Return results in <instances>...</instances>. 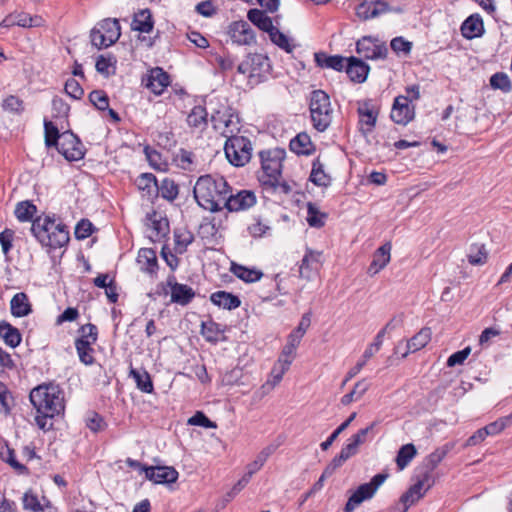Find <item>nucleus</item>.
<instances>
[{
    "label": "nucleus",
    "mask_w": 512,
    "mask_h": 512,
    "mask_svg": "<svg viewBox=\"0 0 512 512\" xmlns=\"http://www.w3.org/2000/svg\"><path fill=\"white\" fill-rule=\"evenodd\" d=\"M247 18L260 30L269 33L274 28L272 19L266 14L265 11L259 9H250L247 13Z\"/></svg>",
    "instance_id": "obj_35"
},
{
    "label": "nucleus",
    "mask_w": 512,
    "mask_h": 512,
    "mask_svg": "<svg viewBox=\"0 0 512 512\" xmlns=\"http://www.w3.org/2000/svg\"><path fill=\"white\" fill-rule=\"evenodd\" d=\"M448 450L446 448H438L434 452H432L426 459L425 463L427 466V470L425 473H428L431 477V472L438 466V464L445 458Z\"/></svg>",
    "instance_id": "obj_56"
},
{
    "label": "nucleus",
    "mask_w": 512,
    "mask_h": 512,
    "mask_svg": "<svg viewBox=\"0 0 512 512\" xmlns=\"http://www.w3.org/2000/svg\"><path fill=\"white\" fill-rule=\"evenodd\" d=\"M261 181L266 189H271L273 192L280 194H289L291 192L290 185L287 182L282 181L281 176Z\"/></svg>",
    "instance_id": "obj_54"
},
{
    "label": "nucleus",
    "mask_w": 512,
    "mask_h": 512,
    "mask_svg": "<svg viewBox=\"0 0 512 512\" xmlns=\"http://www.w3.org/2000/svg\"><path fill=\"white\" fill-rule=\"evenodd\" d=\"M23 508L31 512L43 511V506L39 502L36 495L31 492H26L23 496Z\"/></svg>",
    "instance_id": "obj_61"
},
{
    "label": "nucleus",
    "mask_w": 512,
    "mask_h": 512,
    "mask_svg": "<svg viewBox=\"0 0 512 512\" xmlns=\"http://www.w3.org/2000/svg\"><path fill=\"white\" fill-rule=\"evenodd\" d=\"M320 264L317 258H302L299 265V276L303 279L310 280L316 275Z\"/></svg>",
    "instance_id": "obj_45"
},
{
    "label": "nucleus",
    "mask_w": 512,
    "mask_h": 512,
    "mask_svg": "<svg viewBox=\"0 0 512 512\" xmlns=\"http://www.w3.org/2000/svg\"><path fill=\"white\" fill-rule=\"evenodd\" d=\"M93 230V224L88 219H82L77 223L74 234L77 239H85L93 233Z\"/></svg>",
    "instance_id": "obj_62"
},
{
    "label": "nucleus",
    "mask_w": 512,
    "mask_h": 512,
    "mask_svg": "<svg viewBox=\"0 0 512 512\" xmlns=\"http://www.w3.org/2000/svg\"><path fill=\"white\" fill-rule=\"evenodd\" d=\"M431 336V329L429 327H423L407 342L408 351L403 354V357H406L409 352H416L424 348L431 340Z\"/></svg>",
    "instance_id": "obj_33"
},
{
    "label": "nucleus",
    "mask_w": 512,
    "mask_h": 512,
    "mask_svg": "<svg viewBox=\"0 0 512 512\" xmlns=\"http://www.w3.org/2000/svg\"><path fill=\"white\" fill-rule=\"evenodd\" d=\"M188 424L193 426H201L204 428H216L215 422L211 421L203 412L197 411L188 419Z\"/></svg>",
    "instance_id": "obj_60"
},
{
    "label": "nucleus",
    "mask_w": 512,
    "mask_h": 512,
    "mask_svg": "<svg viewBox=\"0 0 512 512\" xmlns=\"http://www.w3.org/2000/svg\"><path fill=\"white\" fill-rule=\"evenodd\" d=\"M383 332H378L377 335L374 338V341L366 348V350L363 353V360L366 362L374 356L375 353H377L382 344H383Z\"/></svg>",
    "instance_id": "obj_63"
},
{
    "label": "nucleus",
    "mask_w": 512,
    "mask_h": 512,
    "mask_svg": "<svg viewBox=\"0 0 512 512\" xmlns=\"http://www.w3.org/2000/svg\"><path fill=\"white\" fill-rule=\"evenodd\" d=\"M230 38L239 45H250L255 42V34L245 21H236L229 26Z\"/></svg>",
    "instance_id": "obj_20"
},
{
    "label": "nucleus",
    "mask_w": 512,
    "mask_h": 512,
    "mask_svg": "<svg viewBox=\"0 0 512 512\" xmlns=\"http://www.w3.org/2000/svg\"><path fill=\"white\" fill-rule=\"evenodd\" d=\"M211 122L214 130L226 139L237 135L240 131L239 117L228 107L215 111L211 115Z\"/></svg>",
    "instance_id": "obj_8"
},
{
    "label": "nucleus",
    "mask_w": 512,
    "mask_h": 512,
    "mask_svg": "<svg viewBox=\"0 0 512 512\" xmlns=\"http://www.w3.org/2000/svg\"><path fill=\"white\" fill-rule=\"evenodd\" d=\"M170 84L169 75L159 67L152 69L147 76L145 86L154 94L160 95Z\"/></svg>",
    "instance_id": "obj_21"
},
{
    "label": "nucleus",
    "mask_w": 512,
    "mask_h": 512,
    "mask_svg": "<svg viewBox=\"0 0 512 512\" xmlns=\"http://www.w3.org/2000/svg\"><path fill=\"white\" fill-rule=\"evenodd\" d=\"M174 278L168 280L171 288V302L181 306L188 305L195 297V291L186 284H180L173 281Z\"/></svg>",
    "instance_id": "obj_22"
},
{
    "label": "nucleus",
    "mask_w": 512,
    "mask_h": 512,
    "mask_svg": "<svg viewBox=\"0 0 512 512\" xmlns=\"http://www.w3.org/2000/svg\"><path fill=\"white\" fill-rule=\"evenodd\" d=\"M415 107L408 96L399 95L394 99L391 110V119L396 124L407 125L414 119Z\"/></svg>",
    "instance_id": "obj_13"
},
{
    "label": "nucleus",
    "mask_w": 512,
    "mask_h": 512,
    "mask_svg": "<svg viewBox=\"0 0 512 512\" xmlns=\"http://www.w3.org/2000/svg\"><path fill=\"white\" fill-rule=\"evenodd\" d=\"M2 108L11 113H21L24 110L23 101L17 96L10 95L3 100Z\"/></svg>",
    "instance_id": "obj_59"
},
{
    "label": "nucleus",
    "mask_w": 512,
    "mask_h": 512,
    "mask_svg": "<svg viewBox=\"0 0 512 512\" xmlns=\"http://www.w3.org/2000/svg\"><path fill=\"white\" fill-rule=\"evenodd\" d=\"M490 85L493 89L509 92L512 88L511 81L506 73L498 72L491 76Z\"/></svg>",
    "instance_id": "obj_55"
},
{
    "label": "nucleus",
    "mask_w": 512,
    "mask_h": 512,
    "mask_svg": "<svg viewBox=\"0 0 512 512\" xmlns=\"http://www.w3.org/2000/svg\"><path fill=\"white\" fill-rule=\"evenodd\" d=\"M356 412H353L348 419H346L328 438L326 441L320 444L322 450L326 451L330 448L333 442L337 439V437L348 428L351 422L355 419Z\"/></svg>",
    "instance_id": "obj_57"
},
{
    "label": "nucleus",
    "mask_w": 512,
    "mask_h": 512,
    "mask_svg": "<svg viewBox=\"0 0 512 512\" xmlns=\"http://www.w3.org/2000/svg\"><path fill=\"white\" fill-rule=\"evenodd\" d=\"M230 271L246 283L257 282L263 277V272L260 269L255 267L249 268L235 262H231Z\"/></svg>",
    "instance_id": "obj_27"
},
{
    "label": "nucleus",
    "mask_w": 512,
    "mask_h": 512,
    "mask_svg": "<svg viewBox=\"0 0 512 512\" xmlns=\"http://www.w3.org/2000/svg\"><path fill=\"white\" fill-rule=\"evenodd\" d=\"M15 25L20 27H33L37 26L38 23L36 18L34 19L27 14H11L4 18L0 23V26L4 28H9Z\"/></svg>",
    "instance_id": "obj_39"
},
{
    "label": "nucleus",
    "mask_w": 512,
    "mask_h": 512,
    "mask_svg": "<svg viewBox=\"0 0 512 512\" xmlns=\"http://www.w3.org/2000/svg\"><path fill=\"white\" fill-rule=\"evenodd\" d=\"M369 389V384L365 380L358 381L353 390L345 394L341 398V403L345 406L349 405L353 401L359 400Z\"/></svg>",
    "instance_id": "obj_48"
},
{
    "label": "nucleus",
    "mask_w": 512,
    "mask_h": 512,
    "mask_svg": "<svg viewBox=\"0 0 512 512\" xmlns=\"http://www.w3.org/2000/svg\"><path fill=\"white\" fill-rule=\"evenodd\" d=\"M314 58L317 66L321 68H331L336 71H342L345 67L344 62L347 61V59L342 56H329L324 52L315 53Z\"/></svg>",
    "instance_id": "obj_30"
},
{
    "label": "nucleus",
    "mask_w": 512,
    "mask_h": 512,
    "mask_svg": "<svg viewBox=\"0 0 512 512\" xmlns=\"http://www.w3.org/2000/svg\"><path fill=\"white\" fill-rule=\"evenodd\" d=\"M268 35L270 40L279 48L283 49L287 53H291L293 51L294 46L290 44L288 37L275 26L271 31H269Z\"/></svg>",
    "instance_id": "obj_50"
},
{
    "label": "nucleus",
    "mask_w": 512,
    "mask_h": 512,
    "mask_svg": "<svg viewBox=\"0 0 512 512\" xmlns=\"http://www.w3.org/2000/svg\"><path fill=\"white\" fill-rule=\"evenodd\" d=\"M135 184L142 195L149 200L158 195V182L156 176L152 173H142L135 180Z\"/></svg>",
    "instance_id": "obj_24"
},
{
    "label": "nucleus",
    "mask_w": 512,
    "mask_h": 512,
    "mask_svg": "<svg viewBox=\"0 0 512 512\" xmlns=\"http://www.w3.org/2000/svg\"><path fill=\"white\" fill-rule=\"evenodd\" d=\"M36 213V206L29 201H22L17 204L15 215L20 221H29Z\"/></svg>",
    "instance_id": "obj_52"
},
{
    "label": "nucleus",
    "mask_w": 512,
    "mask_h": 512,
    "mask_svg": "<svg viewBox=\"0 0 512 512\" xmlns=\"http://www.w3.org/2000/svg\"><path fill=\"white\" fill-rule=\"evenodd\" d=\"M429 481V474L424 473L422 478H420L400 497L399 505H402V508L397 507L396 509L398 512H406L412 504L422 498L426 491L431 487Z\"/></svg>",
    "instance_id": "obj_12"
},
{
    "label": "nucleus",
    "mask_w": 512,
    "mask_h": 512,
    "mask_svg": "<svg viewBox=\"0 0 512 512\" xmlns=\"http://www.w3.org/2000/svg\"><path fill=\"white\" fill-rule=\"evenodd\" d=\"M0 337L11 348L19 346L22 340L20 331L7 321L0 322Z\"/></svg>",
    "instance_id": "obj_31"
},
{
    "label": "nucleus",
    "mask_w": 512,
    "mask_h": 512,
    "mask_svg": "<svg viewBox=\"0 0 512 512\" xmlns=\"http://www.w3.org/2000/svg\"><path fill=\"white\" fill-rule=\"evenodd\" d=\"M130 375L136 382L138 389L145 393H151L153 391V383L150 375L146 371H138L131 369Z\"/></svg>",
    "instance_id": "obj_47"
},
{
    "label": "nucleus",
    "mask_w": 512,
    "mask_h": 512,
    "mask_svg": "<svg viewBox=\"0 0 512 512\" xmlns=\"http://www.w3.org/2000/svg\"><path fill=\"white\" fill-rule=\"evenodd\" d=\"M143 471L146 478L156 484L174 483L179 475L176 469L168 466L143 467Z\"/></svg>",
    "instance_id": "obj_19"
},
{
    "label": "nucleus",
    "mask_w": 512,
    "mask_h": 512,
    "mask_svg": "<svg viewBox=\"0 0 512 512\" xmlns=\"http://www.w3.org/2000/svg\"><path fill=\"white\" fill-rule=\"evenodd\" d=\"M264 175L261 180H270L274 177H280L282 171V161L285 157V151L281 149H272L261 151L259 153Z\"/></svg>",
    "instance_id": "obj_10"
},
{
    "label": "nucleus",
    "mask_w": 512,
    "mask_h": 512,
    "mask_svg": "<svg viewBox=\"0 0 512 512\" xmlns=\"http://www.w3.org/2000/svg\"><path fill=\"white\" fill-rule=\"evenodd\" d=\"M29 399L37 413L60 415L64 413V393L58 385L42 384L33 388Z\"/></svg>",
    "instance_id": "obj_2"
},
{
    "label": "nucleus",
    "mask_w": 512,
    "mask_h": 512,
    "mask_svg": "<svg viewBox=\"0 0 512 512\" xmlns=\"http://www.w3.org/2000/svg\"><path fill=\"white\" fill-rule=\"evenodd\" d=\"M95 343H85L82 340H75V348L80 361L85 365H92L95 361L93 345Z\"/></svg>",
    "instance_id": "obj_44"
},
{
    "label": "nucleus",
    "mask_w": 512,
    "mask_h": 512,
    "mask_svg": "<svg viewBox=\"0 0 512 512\" xmlns=\"http://www.w3.org/2000/svg\"><path fill=\"white\" fill-rule=\"evenodd\" d=\"M11 314L15 317H24L32 312L28 296L24 292L16 293L10 301Z\"/></svg>",
    "instance_id": "obj_29"
},
{
    "label": "nucleus",
    "mask_w": 512,
    "mask_h": 512,
    "mask_svg": "<svg viewBox=\"0 0 512 512\" xmlns=\"http://www.w3.org/2000/svg\"><path fill=\"white\" fill-rule=\"evenodd\" d=\"M207 111L202 106H195L187 116V123L190 127L198 128L207 123Z\"/></svg>",
    "instance_id": "obj_49"
},
{
    "label": "nucleus",
    "mask_w": 512,
    "mask_h": 512,
    "mask_svg": "<svg viewBox=\"0 0 512 512\" xmlns=\"http://www.w3.org/2000/svg\"><path fill=\"white\" fill-rule=\"evenodd\" d=\"M256 202L257 198L253 191L240 190L236 194H227L223 208L230 212H240L250 209Z\"/></svg>",
    "instance_id": "obj_14"
},
{
    "label": "nucleus",
    "mask_w": 512,
    "mask_h": 512,
    "mask_svg": "<svg viewBox=\"0 0 512 512\" xmlns=\"http://www.w3.org/2000/svg\"><path fill=\"white\" fill-rule=\"evenodd\" d=\"M174 161L181 169L188 171L194 170L197 165L194 153L186 149H180L175 154Z\"/></svg>",
    "instance_id": "obj_42"
},
{
    "label": "nucleus",
    "mask_w": 512,
    "mask_h": 512,
    "mask_svg": "<svg viewBox=\"0 0 512 512\" xmlns=\"http://www.w3.org/2000/svg\"><path fill=\"white\" fill-rule=\"evenodd\" d=\"M271 68L269 58L263 54H250L242 61L237 71L246 75L252 84L261 82L269 73Z\"/></svg>",
    "instance_id": "obj_7"
},
{
    "label": "nucleus",
    "mask_w": 512,
    "mask_h": 512,
    "mask_svg": "<svg viewBox=\"0 0 512 512\" xmlns=\"http://www.w3.org/2000/svg\"><path fill=\"white\" fill-rule=\"evenodd\" d=\"M89 100L98 110L104 111L109 107V98L102 90L92 91L89 94Z\"/></svg>",
    "instance_id": "obj_58"
},
{
    "label": "nucleus",
    "mask_w": 512,
    "mask_h": 512,
    "mask_svg": "<svg viewBox=\"0 0 512 512\" xmlns=\"http://www.w3.org/2000/svg\"><path fill=\"white\" fill-rule=\"evenodd\" d=\"M147 235L153 241H161L169 232V222L160 213L153 212L147 216Z\"/></svg>",
    "instance_id": "obj_18"
},
{
    "label": "nucleus",
    "mask_w": 512,
    "mask_h": 512,
    "mask_svg": "<svg viewBox=\"0 0 512 512\" xmlns=\"http://www.w3.org/2000/svg\"><path fill=\"white\" fill-rule=\"evenodd\" d=\"M158 188V194L170 202L174 201L179 194L178 185L170 178H164L160 184H158Z\"/></svg>",
    "instance_id": "obj_43"
},
{
    "label": "nucleus",
    "mask_w": 512,
    "mask_h": 512,
    "mask_svg": "<svg viewBox=\"0 0 512 512\" xmlns=\"http://www.w3.org/2000/svg\"><path fill=\"white\" fill-rule=\"evenodd\" d=\"M224 151L228 161L232 165L241 167L247 164L251 159L252 144L247 137L235 135L226 139Z\"/></svg>",
    "instance_id": "obj_6"
},
{
    "label": "nucleus",
    "mask_w": 512,
    "mask_h": 512,
    "mask_svg": "<svg viewBox=\"0 0 512 512\" xmlns=\"http://www.w3.org/2000/svg\"><path fill=\"white\" fill-rule=\"evenodd\" d=\"M56 149L68 161H77L84 157L85 152L80 139L71 131L61 133Z\"/></svg>",
    "instance_id": "obj_11"
},
{
    "label": "nucleus",
    "mask_w": 512,
    "mask_h": 512,
    "mask_svg": "<svg viewBox=\"0 0 512 512\" xmlns=\"http://www.w3.org/2000/svg\"><path fill=\"white\" fill-rule=\"evenodd\" d=\"M224 329L213 320L203 321L201 324V335L210 343H217L222 339Z\"/></svg>",
    "instance_id": "obj_36"
},
{
    "label": "nucleus",
    "mask_w": 512,
    "mask_h": 512,
    "mask_svg": "<svg viewBox=\"0 0 512 512\" xmlns=\"http://www.w3.org/2000/svg\"><path fill=\"white\" fill-rule=\"evenodd\" d=\"M289 367L290 366L288 361L283 360V358H279L274 364L270 373V378L266 381L264 387L269 386L271 389H273L281 382L284 374L289 370Z\"/></svg>",
    "instance_id": "obj_38"
},
{
    "label": "nucleus",
    "mask_w": 512,
    "mask_h": 512,
    "mask_svg": "<svg viewBox=\"0 0 512 512\" xmlns=\"http://www.w3.org/2000/svg\"><path fill=\"white\" fill-rule=\"evenodd\" d=\"M115 64L116 59L112 55H100L96 60V70L98 73L104 75L105 77L114 74L115 72Z\"/></svg>",
    "instance_id": "obj_46"
},
{
    "label": "nucleus",
    "mask_w": 512,
    "mask_h": 512,
    "mask_svg": "<svg viewBox=\"0 0 512 512\" xmlns=\"http://www.w3.org/2000/svg\"><path fill=\"white\" fill-rule=\"evenodd\" d=\"M31 231L43 246L50 249L62 248L70 239L67 227L55 224V221L49 217L33 221Z\"/></svg>",
    "instance_id": "obj_3"
},
{
    "label": "nucleus",
    "mask_w": 512,
    "mask_h": 512,
    "mask_svg": "<svg viewBox=\"0 0 512 512\" xmlns=\"http://www.w3.org/2000/svg\"><path fill=\"white\" fill-rule=\"evenodd\" d=\"M121 35L119 21L116 18H107L91 30V43L98 49L107 48L113 45Z\"/></svg>",
    "instance_id": "obj_5"
},
{
    "label": "nucleus",
    "mask_w": 512,
    "mask_h": 512,
    "mask_svg": "<svg viewBox=\"0 0 512 512\" xmlns=\"http://www.w3.org/2000/svg\"><path fill=\"white\" fill-rule=\"evenodd\" d=\"M357 452L358 447L352 441H348V443L341 449L340 453L328 464L327 472H335L336 469L342 466L344 462L354 456Z\"/></svg>",
    "instance_id": "obj_34"
},
{
    "label": "nucleus",
    "mask_w": 512,
    "mask_h": 512,
    "mask_svg": "<svg viewBox=\"0 0 512 512\" xmlns=\"http://www.w3.org/2000/svg\"><path fill=\"white\" fill-rule=\"evenodd\" d=\"M356 51L366 59H384L387 56L388 49L384 43H379L371 37H363L356 43Z\"/></svg>",
    "instance_id": "obj_16"
},
{
    "label": "nucleus",
    "mask_w": 512,
    "mask_h": 512,
    "mask_svg": "<svg viewBox=\"0 0 512 512\" xmlns=\"http://www.w3.org/2000/svg\"><path fill=\"white\" fill-rule=\"evenodd\" d=\"M345 68L350 80L356 83H363L367 79L370 70L365 62L356 57L348 58Z\"/></svg>",
    "instance_id": "obj_23"
},
{
    "label": "nucleus",
    "mask_w": 512,
    "mask_h": 512,
    "mask_svg": "<svg viewBox=\"0 0 512 512\" xmlns=\"http://www.w3.org/2000/svg\"><path fill=\"white\" fill-rule=\"evenodd\" d=\"M483 31V21L477 14L469 16L461 25V33L466 39L479 37Z\"/></svg>",
    "instance_id": "obj_28"
},
{
    "label": "nucleus",
    "mask_w": 512,
    "mask_h": 512,
    "mask_svg": "<svg viewBox=\"0 0 512 512\" xmlns=\"http://www.w3.org/2000/svg\"><path fill=\"white\" fill-rule=\"evenodd\" d=\"M86 426L94 433L104 430L106 424L103 418L95 413H90L86 418Z\"/></svg>",
    "instance_id": "obj_64"
},
{
    "label": "nucleus",
    "mask_w": 512,
    "mask_h": 512,
    "mask_svg": "<svg viewBox=\"0 0 512 512\" xmlns=\"http://www.w3.org/2000/svg\"><path fill=\"white\" fill-rule=\"evenodd\" d=\"M210 301L214 305L227 310H234L241 305V300L238 296L226 291H217L212 293Z\"/></svg>",
    "instance_id": "obj_26"
},
{
    "label": "nucleus",
    "mask_w": 512,
    "mask_h": 512,
    "mask_svg": "<svg viewBox=\"0 0 512 512\" xmlns=\"http://www.w3.org/2000/svg\"><path fill=\"white\" fill-rule=\"evenodd\" d=\"M193 240V234L187 229H176L173 235V248H170L168 244H163L160 256H175L174 254H183L187 252V248L193 243Z\"/></svg>",
    "instance_id": "obj_15"
},
{
    "label": "nucleus",
    "mask_w": 512,
    "mask_h": 512,
    "mask_svg": "<svg viewBox=\"0 0 512 512\" xmlns=\"http://www.w3.org/2000/svg\"><path fill=\"white\" fill-rule=\"evenodd\" d=\"M79 337L75 340H82L85 343H96L98 339V329L96 325L88 323L78 329Z\"/></svg>",
    "instance_id": "obj_51"
},
{
    "label": "nucleus",
    "mask_w": 512,
    "mask_h": 512,
    "mask_svg": "<svg viewBox=\"0 0 512 512\" xmlns=\"http://www.w3.org/2000/svg\"><path fill=\"white\" fill-rule=\"evenodd\" d=\"M154 21L149 9H142L134 14L131 28L141 33H150L153 30Z\"/></svg>",
    "instance_id": "obj_25"
},
{
    "label": "nucleus",
    "mask_w": 512,
    "mask_h": 512,
    "mask_svg": "<svg viewBox=\"0 0 512 512\" xmlns=\"http://www.w3.org/2000/svg\"><path fill=\"white\" fill-rule=\"evenodd\" d=\"M417 450L412 443L403 445L396 456V464L399 470H403L416 456Z\"/></svg>",
    "instance_id": "obj_41"
},
{
    "label": "nucleus",
    "mask_w": 512,
    "mask_h": 512,
    "mask_svg": "<svg viewBox=\"0 0 512 512\" xmlns=\"http://www.w3.org/2000/svg\"><path fill=\"white\" fill-rule=\"evenodd\" d=\"M193 193L202 208L216 212L223 209L226 196L229 194V185L223 177L204 175L196 181Z\"/></svg>",
    "instance_id": "obj_1"
},
{
    "label": "nucleus",
    "mask_w": 512,
    "mask_h": 512,
    "mask_svg": "<svg viewBox=\"0 0 512 512\" xmlns=\"http://www.w3.org/2000/svg\"><path fill=\"white\" fill-rule=\"evenodd\" d=\"M309 179L312 183L321 187H327L331 184V177L325 172L324 164L321 162L320 157L313 161Z\"/></svg>",
    "instance_id": "obj_32"
},
{
    "label": "nucleus",
    "mask_w": 512,
    "mask_h": 512,
    "mask_svg": "<svg viewBox=\"0 0 512 512\" xmlns=\"http://www.w3.org/2000/svg\"><path fill=\"white\" fill-rule=\"evenodd\" d=\"M359 126L361 133L366 137L370 134L377 122L378 110L371 101H365L358 107Z\"/></svg>",
    "instance_id": "obj_17"
},
{
    "label": "nucleus",
    "mask_w": 512,
    "mask_h": 512,
    "mask_svg": "<svg viewBox=\"0 0 512 512\" xmlns=\"http://www.w3.org/2000/svg\"><path fill=\"white\" fill-rule=\"evenodd\" d=\"M309 110L313 127L324 132L332 122V107L330 97L322 90H315L311 93Z\"/></svg>",
    "instance_id": "obj_4"
},
{
    "label": "nucleus",
    "mask_w": 512,
    "mask_h": 512,
    "mask_svg": "<svg viewBox=\"0 0 512 512\" xmlns=\"http://www.w3.org/2000/svg\"><path fill=\"white\" fill-rule=\"evenodd\" d=\"M290 149L296 154L309 155L313 151V144L310 136L305 133H299L290 141Z\"/></svg>",
    "instance_id": "obj_37"
},
{
    "label": "nucleus",
    "mask_w": 512,
    "mask_h": 512,
    "mask_svg": "<svg viewBox=\"0 0 512 512\" xmlns=\"http://www.w3.org/2000/svg\"><path fill=\"white\" fill-rule=\"evenodd\" d=\"M45 144L47 147H56L60 141L61 134L58 128L51 122H44Z\"/></svg>",
    "instance_id": "obj_53"
},
{
    "label": "nucleus",
    "mask_w": 512,
    "mask_h": 512,
    "mask_svg": "<svg viewBox=\"0 0 512 512\" xmlns=\"http://www.w3.org/2000/svg\"><path fill=\"white\" fill-rule=\"evenodd\" d=\"M327 214L321 212L315 203L307 204V223L314 228H321L325 225Z\"/></svg>",
    "instance_id": "obj_40"
},
{
    "label": "nucleus",
    "mask_w": 512,
    "mask_h": 512,
    "mask_svg": "<svg viewBox=\"0 0 512 512\" xmlns=\"http://www.w3.org/2000/svg\"><path fill=\"white\" fill-rule=\"evenodd\" d=\"M387 478V473H379L376 474L371 479L370 482L361 484L349 497L345 505L344 511L352 512L363 501L371 499L378 490V488L386 481Z\"/></svg>",
    "instance_id": "obj_9"
}]
</instances>
